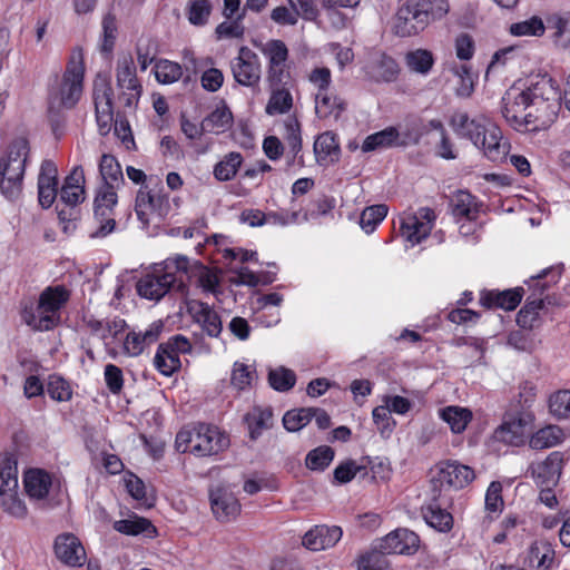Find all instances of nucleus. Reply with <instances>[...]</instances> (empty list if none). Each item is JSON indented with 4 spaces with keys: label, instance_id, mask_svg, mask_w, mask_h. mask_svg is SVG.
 I'll return each mask as SVG.
<instances>
[{
    "label": "nucleus",
    "instance_id": "nucleus-1",
    "mask_svg": "<svg viewBox=\"0 0 570 570\" xmlns=\"http://www.w3.org/2000/svg\"><path fill=\"white\" fill-rule=\"evenodd\" d=\"M453 131L469 139L491 161H502L509 154L510 144L503 138L501 129L487 116H469L465 111H455L450 119Z\"/></svg>",
    "mask_w": 570,
    "mask_h": 570
},
{
    "label": "nucleus",
    "instance_id": "nucleus-2",
    "mask_svg": "<svg viewBox=\"0 0 570 570\" xmlns=\"http://www.w3.org/2000/svg\"><path fill=\"white\" fill-rule=\"evenodd\" d=\"M85 58L81 48H75L68 59L62 75L56 76L48 86V106L59 112L72 109L83 91Z\"/></svg>",
    "mask_w": 570,
    "mask_h": 570
},
{
    "label": "nucleus",
    "instance_id": "nucleus-3",
    "mask_svg": "<svg viewBox=\"0 0 570 570\" xmlns=\"http://www.w3.org/2000/svg\"><path fill=\"white\" fill-rule=\"evenodd\" d=\"M560 90L557 81L549 75H539L532 81V97L525 131L549 128L557 119L561 108Z\"/></svg>",
    "mask_w": 570,
    "mask_h": 570
},
{
    "label": "nucleus",
    "instance_id": "nucleus-4",
    "mask_svg": "<svg viewBox=\"0 0 570 570\" xmlns=\"http://www.w3.org/2000/svg\"><path fill=\"white\" fill-rule=\"evenodd\" d=\"M28 156V141L20 138L0 157V195L9 202H16L22 195Z\"/></svg>",
    "mask_w": 570,
    "mask_h": 570
},
{
    "label": "nucleus",
    "instance_id": "nucleus-5",
    "mask_svg": "<svg viewBox=\"0 0 570 570\" xmlns=\"http://www.w3.org/2000/svg\"><path fill=\"white\" fill-rule=\"evenodd\" d=\"M227 445V436L218 428L207 424H198L191 430L184 429L176 436L178 451H189L199 456L218 453Z\"/></svg>",
    "mask_w": 570,
    "mask_h": 570
},
{
    "label": "nucleus",
    "instance_id": "nucleus-6",
    "mask_svg": "<svg viewBox=\"0 0 570 570\" xmlns=\"http://www.w3.org/2000/svg\"><path fill=\"white\" fill-rule=\"evenodd\" d=\"M66 287H47L39 297L37 307L31 312H24L26 323L37 331H49L60 322V309L69 299Z\"/></svg>",
    "mask_w": 570,
    "mask_h": 570
},
{
    "label": "nucleus",
    "instance_id": "nucleus-7",
    "mask_svg": "<svg viewBox=\"0 0 570 570\" xmlns=\"http://www.w3.org/2000/svg\"><path fill=\"white\" fill-rule=\"evenodd\" d=\"M532 97V82L528 87L513 85L502 97V115L509 125L518 131H525V120Z\"/></svg>",
    "mask_w": 570,
    "mask_h": 570
},
{
    "label": "nucleus",
    "instance_id": "nucleus-8",
    "mask_svg": "<svg viewBox=\"0 0 570 570\" xmlns=\"http://www.w3.org/2000/svg\"><path fill=\"white\" fill-rule=\"evenodd\" d=\"M230 70L235 81L244 87L255 88L262 79V62L258 55L247 46L238 49L237 56L230 61Z\"/></svg>",
    "mask_w": 570,
    "mask_h": 570
},
{
    "label": "nucleus",
    "instance_id": "nucleus-9",
    "mask_svg": "<svg viewBox=\"0 0 570 570\" xmlns=\"http://www.w3.org/2000/svg\"><path fill=\"white\" fill-rule=\"evenodd\" d=\"M435 219L434 210L429 207L406 213L401 217V235L406 243L415 246L430 235Z\"/></svg>",
    "mask_w": 570,
    "mask_h": 570
},
{
    "label": "nucleus",
    "instance_id": "nucleus-10",
    "mask_svg": "<svg viewBox=\"0 0 570 570\" xmlns=\"http://www.w3.org/2000/svg\"><path fill=\"white\" fill-rule=\"evenodd\" d=\"M420 139L417 130L409 127H387L381 131L372 134L365 138L362 145L364 153L375 150L377 148H386L393 146H405L416 144Z\"/></svg>",
    "mask_w": 570,
    "mask_h": 570
},
{
    "label": "nucleus",
    "instance_id": "nucleus-11",
    "mask_svg": "<svg viewBox=\"0 0 570 570\" xmlns=\"http://www.w3.org/2000/svg\"><path fill=\"white\" fill-rule=\"evenodd\" d=\"M566 464L564 453L550 452L544 459L530 463L528 472L538 487H556Z\"/></svg>",
    "mask_w": 570,
    "mask_h": 570
},
{
    "label": "nucleus",
    "instance_id": "nucleus-12",
    "mask_svg": "<svg viewBox=\"0 0 570 570\" xmlns=\"http://www.w3.org/2000/svg\"><path fill=\"white\" fill-rule=\"evenodd\" d=\"M475 478V473L469 465L458 461L441 462L435 466L433 482L440 488L460 490L469 485Z\"/></svg>",
    "mask_w": 570,
    "mask_h": 570
},
{
    "label": "nucleus",
    "instance_id": "nucleus-13",
    "mask_svg": "<svg viewBox=\"0 0 570 570\" xmlns=\"http://www.w3.org/2000/svg\"><path fill=\"white\" fill-rule=\"evenodd\" d=\"M426 16L415 0H405L399 8L393 30L400 37L416 35L426 28Z\"/></svg>",
    "mask_w": 570,
    "mask_h": 570
},
{
    "label": "nucleus",
    "instance_id": "nucleus-14",
    "mask_svg": "<svg viewBox=\"0 0 570 570\" xmlns=\"http://www.w3.org/2000/svg\"><path fill=\"white\" fill-rule=\"evenodd\" d=\"M117 86L122 91L126 106H132L140 97L141 86L136 76V67L130 55L122 56L116 67Z\"/></svg>",
    "mask_w": 570,
    "mask_h": 570
},
{
    "label": "nucleus",
    "instance_id": "nucleus-15",
    "mask_svg": "<svg viewBox=\"0 0 570 570\" xmlns=\"http://www.w3.org/2000/svg\"><path fill=\"white\" fill-rule=\"evenodd\" d=\"M262 55L267 59V79L274 85L282 81L285 65L288 58L286 45L278 39H271L265 43H255Z\"/></svg>",
    "mask_w": 570,
    "mask_h": 570
},
{
    "label": "nucleus",
    "instance_id": "nucleus-16",
    "mask_svg": "<svg viewBox=\"0 0 570 570\" xmlns=\"http://www.w3.org/2000/svg\"><path fill=\"white\" fill-rule=\"evenodd\" d=\"M135 209L139 220L149 224L151 220L161 219L167 215L169 200L164 195L140 189L136 197Z\"/></svg>",
    "mask_w": 570,
    "mask_h": 570
},
{
    "label": "nucleus",
    "instance_id": "nucleus-17",
    "mask_svg": "<svg viewBox=\"0 0 570 570\" xmlns=\"http://www.w3.org/2000/svg\"><path fill=\"white\" fill-rule=\"evenodd\" d=\"M420 547L419 535L409 529H396L380 540L377 546L387 554H413Z\"/></svg>",
    "mask_w": 570,
    "mask_h": 570
},
{
    "label": "nucleus",
    "instance_id": "nucleus-18",
    "mask_svg": "<svg viewBox=\"0 0 570 570\" xmlns=\"http://www.w3.org/2000/svg\"><path fill=\"white\" fill-rule=\"evenodd\" d=\"M209 499L215 518L222 522L235 519L240 512V503L228 487L213 488Z\"/></svg>",
    "mask_w": 570,
    "mask_h": 570
},
{
    "label": "nucleus",
    "instance_id": "nucleus-19",
    "mask_svg": "<svg viewBox=\"0 0 570 570\" xmlns=\"http://www.w3.org/2000/svg\"><path fill=\"white\" fill-rule=\"evenodd\" d=\"M175 282L174 273L156 271L138 281L137 292L146 299L159 301L169 292Z\"/></svg>",
    "mask_w": 570,
    "mask_h": 570
},
{
    "label": "nucleus",
    "instance_id": "nucleus-20",
    "mask_svg": "<svg viewBox=\"0 0 570 570\" xmlns=\"http://www.w3.org/2000/svg\"><path fill=\"white\" fill-rule=\"evenodd\" d=\"M164 330V323L160 320L154 321L146 328L130 331L124 341V352L129 356H138L144 350L156 343Z\"/></svg>",
    "mask_w": 570,
    "mask_h": 570
},
{
    "label": "nucleus",
    "instance_id": "nucleus-21",
    "mask_svg": "<svg viewBox=\"0 0 570 570\" xmlns=\"http://www.w3.org/2000/svg\"><path fill=\"white\" fill-rule=\"evenodd\" d=\"M94 102L96 118L101 132L110 129L112 121L111 88L105 78H97L94 83Z\"/></svg>",
    "mask_w": 570,
    "mask_h": 570
},
{
    "label": "nucleus",
    "instance_id": "nucleus-22",
    "mask_svg": "<svg viewBox=\"0 0 570 570\" xmlns=\"http://www.w3.org/2000/svg\"><path fill=\"white\" fill-rule=\"evenodd\" d=\"M55 553L61 562L70 567H81L87 560L83 546L72 533H63L56 538Z\"/></svg>",
    "mask_w": 570,
    "mask_h": 570
},
{
    "label": "nucleus",
    "instance_id": "nucleus-23",
    "mask_svg": "<svg viewBox=\"0 0 570 570\" xmlns=\"http://www.w3.org/2000/svg\"><path fill=\"white\" fill-rule=\"evenodd\" d=\"M23 488L31 501L43 502L47 500L52 485V475L39 468H32L23 473Z\"/></svg>",
    "mask_w": 570,
    "mask_h": 570
},
{
    "label": "nucleus",
    "instance_id": "nucleus-24",
    "mask_svg": "<svg viewBox=\"0 0 570 570\" xmlns=\"http://www.w3.org/2000/svg\"><path fill=\"white\" fill-rule=\"evenodd\" d=\"M188 312L208 336H219L223 323L220 316L210 305L200 301H191L188 303Z\"/></svg>",
    "mask_w": 570,
    "mask_h": 570
},
{
    "label": "nucleus",
    "instance_id": "nucleus-25",
    "mask_svg": "<svg viewBox=\"0 0 570 570\" xmlns=\"http://www.w3.org/2000/svg\"><path fill=\"white\" fill-rule=\"evenodd\" d=\"M58 169L51 160L41 164L38 177V198L43 208H49L58 195Z\"/></svg>",
    "mask_w": 570,
    "mask_h": 570
},
{
    "label": "nucleus",
    "instance_id": "nucleus-26",
    "mask_svg": "<svg viewBox=\"0 0 570 570\" xmlns=\"http://www.w3.org/2000/svg\"><path fill=\"white\" fill-rule=\"evenodd\" d=\"M365 72L370 79L376 82H390L396 79L399 66L393 58L382 52H375L370 56L365 65Z\"/></svg>",
    "mask_w": 570,
    "mask_h": 570
},
{
    "label": "nucleus",
    "instance_id": "nucleus-27",
    "mask_svg": "<svg viewBox=\"0 0 570 570\" xmlns=\"http://www.w3.org/2000/svg\"><path fill=\"white\" fill-rule=\"evenodd\" d=\"M338 527L316 525L305 533L303 544L311 551H321L334 547L342 538Z\"/></svg>",
    "mask_w": 570,
    "mask_h": 570
},
{
    "label": "nucleus",
    "instance_id": "nucleus-28",
    "mask_svg": "<svg viewBox=\"0 0 570 570\" xmlns=\"http://www.w3.org/2000/svg\"><path fill=\"white\" fill-rule=\"evenodd\" d=\"M85 181L82 167L79 165L73 167L70 174L65 178L60 189V199L69 206H76L82 203L86 198Z\"/></svg>",
    "mask_w": 570,
    "mask_h": 570
},
{
    "label": "nucleus",
    "instance_id": "nucleus-29",
    "mask_svg": "<svg viewBox=\"0 0 570 570\" xmlns=\"http://www.w3.org/2000/svg\"><path fill=\"white\" fill-rule=\"evenodd\" d=\"M523 288L517 287L507 291H489L482 294L480 302L487 307H500L505 311H513L521 302Z\"/></svg>",
    "mask_w": 570,
    "mask_h": 570
},
{
    "label": "nucleus",
    "instance_id": "nucleus-30",
    "mask_svg": "<svg viewBox=\"0 0 570 570\" xmlns=\"http://www.w3.org/2000/svg\"><path fill=\"white\" fill-rule=\"evenodd\" d=\"M439 416L449 426L452 433L461 434L473 419L470 409L459 405H448L439 410Z\"/></svg>",
    "mask_w": 570,
    "mask_h": 570
},
{
    "label": "nucleus",
    "instance_id": "nucleus-31",
    "mask_svg": "<svg viewBox=\"0 0 570 570\" xmlns=\"http://www.w3.org/2000/svg\"><path fill=\"white\" fill-rule=\"evenodd\" d=\"M114 529L126 535L144 534L147 538H154L156 535V528L153 523L148 519L136 514L129 515L127 519L115 521Z\"/></svg>",
    "mask_w": 570,
    "mask_h": 570
},
{
    "label": "nucleus",
    "instance_id": "nucleus-32",
    "mask_svg": "<svg viewBox=\"0 0 570 570\" xmlns=\"http://www.w3.org/2000/svg\"><path fill=\"white\" fill-rule=\"evenodd\" d=\"M554 558V549L547 541H535L529 549V567L533 570H550L553 566Z\"/></svg>",
    "mask_w": 570,
    "mask_h": 570
},
{
    "label": "nucleus",
    "instance_id": "nucleus-33",
    "mask_svg": "<svg viewBox=\"0 0 570 570\" xmlns=\"http://www.w3.org/2000/svg\"><path fill=\"white\" fill-rule=\"evenodd\" d=\"M314 151L318 164L328 165L336 161L340 155L336 136L330 131L321 134L314 142Z\"/></svg>",
    "mask_w": 570,
    "mask_h": 570
},
{
    "label": "nucleus",
    "instance_id": "nucleus-34",
    "mask_svg": "<svg viewBox=\"0 0 570 570\" xmlns=\"http://www.w3.org/2000/svg\"><path fill=\"white\" fill-rule=\"evenodd\" d=\"M564 439V431L560 426L551 424L533 433L529 440V445L533 450H544L561 444Z\"/></svg>",
    "mask_w": 570,
    "mask_h": 570
},
{
    "label": "nucleus",
    "instance_id": "nucleus-35",
    "mask_svg": "<svg viewBox=\"0 0 570 570\" xmlns=\"http://www.w3.org/2000/svg\"><path fill=\"white\" fill-rule=\"evenodd\" d=\"M154 366L164 376H171L181 366L180 357L165 343L159 344L154 356Z\"/></svg>",
    "mask_w": 570,
    "mask_h": 570
},
{
    "label": "nucleus",
    "instance_id": "nucleus-36",
    "mask_svg": "<svg viewBox=\"0 0 570 570\" xmlns=\"http://www.w3.org/2000/svg\"><path fill=\"white\" fill-rule=\"evenodd\" d=\"M245 420L250 439L256 440L265 430L273 426V412L269 407L256 406L246 414Z\"/></svg>",
    "mask_w": 570,
    "mask_h": 570
},
{
    "label": "nucleus",
    "instance_id": "nucleus-37",
    "mask_svg": "<svg viewBox=\"0 0 570 570\" xmlns=\"http://www.w3.org/2000/svg\"><path fill=\"white\" fill-rule=\"evenodd\" d=\"M243 160L240 153H228L214 166V178L220 183L232 180L238 173Z\"/></svg>",
    "mask_w": 570,
    "mask_h": 570
},
{
    "label": "nucleus",
    "instance_id": "nucleus-38",
    "mask_svg": "<svg viewBox=\"0 0 570 570\" xmlns=\"http://www.w3.org/2000/svg\"><path fill=\"white\" fill-rule=\"evenodd\" d=\"M344 109V104L340 98L328 91L316 92L315 111L320 118L326 119L333 117L337 119Z\"/></svg>",
    "mask_w": 570,
    "mask_h": 570
},
{
    "label": "nucleus",
    "instance_id": "nucleus-39",
    "mask_svg": "<svg viewBox=\"0 0 570 570\" xmlns=\"http://www.w3.org/2000/svg\"><path fill=\"white\" fill-rule=\"evenodd\" d=\"M479 213L474 197L466 191H458L452 199V214L455 218L476 219Z\"/></svg>",
    "mask_w": 570,
    "mask_h": 570
},
{
    "label": "nucleus",
    "instance_id": "nucleus-40",
    "mask_svg": "<svg viewBox=\"0 0 570 570\" xmlns=\"http://www.w3.org/2000/svg\"><path fill=\"white\" fill-rule=\"evenodd\" d=\"M232 122V112L226 106L222 105L203 120V129H205L206 132L220 134L228 130Z\"/></svg>",
    "mask_w": 570,
    "mask_h": 570
},
{
    "label": "nucleus",
    "instance_id": "nucleus-41",
    "mask_svg": "<svg viewBox=\"0 0 570 570\" xmlns=\"http://www.w3.org/2000/svg\"><path fill=\"white\" fill-rule=\"evenodd\" d=\"M116 187L117 186L104 185L99 188L94 202L96 217H107L112 215V210L118 202Z\"/></svg>",
    "mask_w": 570,
    "mask_h": 570
},
{
    "label": "nucleus",
    "instance_id": "nucleus-42",
    "mask_svg": "<svg viewBox=\"0 0 570 570\" xmlns=\"http://www.w3.org/2000/svg\"><path fill=\"white\" fill-rule=\"evenodd\" d=\"M0 505L4 512L16 519H24L28 514V508L17 490L0 488Z\"/></svg>",
    "mask_w": 570,
    "mask_h": 570
},
{
    "label": "nucleus",
    "instance_id": "nucleus-43",
    "mask_svg": "<svg viewBox=\"0 0 570 570\" xmlns=\"http://www.w3.org/2000/svg\"><path fill=\"white\" fill-rule=\"evenodd\" d=\"M423 517L426 523L439 532H448L453 527V518L451 513L441 509L436 504H429L423 510Z\"/></svg>",
    "mask_w": 570,
    "mask_h": 570
},
{
    "label": "nucleus",
    "instance_id": "nucleus-44",
    "mask_svg": "<svg viewBox=\"0 0 570 570\" xmlns=\"http://www.w3.org/2000/svg\"><path fill=\"white\" fill-rule=\"evenodd\" d=\"M0 479L3 489L17 490L18 488V465L17 459L12 453L4 452L0 454Z\"/></svg>",
    "mask_w": 570,
    "mask_h": 570
},
{
    "label": "nucleus",
    "instance_id": "nucleus-45",
    "mask_svg": "<svg viewBox=\"0 0 570 570\" xmlns=\"http://www.w3.org/2000/svg\"><path fill=\"white\" fill-rule=\"evenodd\" d=\"M544 302L540 297H529L524 306L519 311L517 323L522 328H532L539 321L540 311L543 308Z\"/></svg>",
    "mask_w": 570,
    "mask_h": 570
},
{
    "label": "nucleus",
    "instance_id": "nucleus-46",
    "mask_svg": "<svg viewBox=\"0 0 570 570\" xmlns=\"http://www.w3.org/2000/svg\"><path fill=\"white\" fill-rule=\"evenodd\" d=\"M99 171L105 183L104 185L119 186L124 181L121 167L111 155L105 154L101 156Z\"/></svg>",
    "mask_w": 570,
    "mask_h": 570
},
{
    "label": "nucleus",
    "instance_id": "nucleus-47",
    "mask_svg": "<svg viewBox=\"0 0 570 570\" xmlns=\"http://www.w3.org/2000/svg\"><path fill=\"white\" fill-rule=\"evenodd\" d=\"M334 450L327 445H321L311 450L305 458V465L312 471H324L334 460Z\"/></svg>",
    "mask_w": 570,
    "mask_h": 570
},
{
    "label": "nucleus",
    "instance_id": "nucleus-48",
    "mask_svg": "<svg viewBox=\"0 0 570 570\" xmlns=\"http://www.w3.org/2000/svg\"><path fill=\"white\" fill-rule=\"evenodd\" d=\"M100 50L110 53L114 50L118 37V24L116 16L108 12L102 17L101 21Z\"/></svg>",
    "mask_w": 570,
    "mask_h": 570
},
{
    "label": "nucleus",
    "instance_id": "nucleus-49",
    "mask_svg": "<svg viewBox=\"0 0 570 570\" xmlns=\"http://www.w3.org/2000/svg\"><path fill=\"white\" fill-rule=\"evenodd\" d=\"M293 106V97L285 88L272 90V95L266 105L265 111L269 116L281 115L289 111Z\"/></svg>",
    "mask_w": 570,
    "mask_h": 570
},
{
    "label": "nucleus",
    "instance_id": "nucleus-50",
    "mask_svg": "<svg viewBox=\"0 0 570 570\" xmlns=\"http://www.w3.org/2000/svg\"><path fill=\"white\" fill-rule=\"evenodd\" d=\"M544 23L538 16L514 22L509 27V32L514 37H541L544 33Z\"/></svg>",
    "mask_w": 570,
    "mask_h": 570
},
{
    "label": "nucleus",
    "instance_id": "nucleus-51",
    "mask_svg": "<svg viewBox=\"0 0 570 570\" xmlns=\"http://www.w3.org/2000/svg\"><path fill=\"white\" fill-rule=\"evenodd\" d=\"M283 138L294 157L302 149L301 125L296 117L288 116L283 121Z\"/></svg>",
    "mask_w": 570,
    "mask_h": 570
},
{
    "label": "nucleus",
    "instance_id": "nucleus-52",
    "mask_svg": "<svg viewBox=\"0 0 570 570\" xmlns=\"http://www.w3.org/2000/svg\"><path fill=\"white\" fill-rule=\"evenodd\" d=\"M255 379L256 371L253 365L239 361L234 363L230 374V383L235 389L243 391L249 387Z\"/></svg>",
    "mask_w": 570,
    "mask_h": 570
},
{
    "label": "nucleus",
    "instance_id": "nucleus-53",
    "mask_svg": "<svg viewBox=\"0 0 570 570\" xmlns=\"http://www.w3.org/2000/svg\"><path fill=\"white\" fill-rule=\"evenodd\" d=\"M154 73L158 82L169 85L180 79L183 70L179 63L161 59L155 63Z\"/></svg>",
    "mask_w": 570,
    "mask_h": 570
},
{
    "label": "nucleus",
    "instance_id": "nucleus-54",
    "mask_svg": "<svg viewBox=\"0 0 570 570\" xmlns=\"http://www.w3.org/2000/svg\"><path fill=\"white\" fill-rule=\"evenodd\" d=\"M212 10L209 0H191L187 6L188 21L194 26H204L208 22Z\"/></svg>",
    "mask_w": 570,
    "mask_h": 570
},
{
    "label": "nucleus",
    "instance_id": "nucleus-55",
    "mask_svg": "<svg viewBox=\"0 0 570 570\" xmlns=\"http://www.w3.org/2000/svg\"><path fill=\"white\" fill-rule=\"evenodd\" d=\"M312 419V407L292 410L284 414L283 425L288 432H296L306 426Z\"/></svg>",
    "mask_w": 570,
    "mask_h": 570
},
{
    "label": "nucleus",
    "instance_id": "nucleus-56",
    "mask_svg": "<svg viewBox=\"0 0 570 570\" xmlns=\"http://www.w3.org/2000/svg\"><path fill=\"white\" fill-rule=\"evenodd\" d=\"M386 215L387 207L385 205L366 207L361 215L360 225L365 233H372Z\"/></svg>",
    "mask_w": 570,
    "mask_h": 570
},
{
    "label": "nucleus",
    "instance_id": "nucleus-57",
    "mask_svg": "<svg viewBox=\"0 0 570 570\" xmlns=\"http://www.w3.org/2000/svg\"><path fill=\"white\" fill-rule=\"evenodd\" d=\"M426 16V26L431 21L442 19L450 11V4L446 0H415Z\"/></svg>",
    "mask_w": 570,
    "mask_h": 570
},
{
    "label": "nucleus",
    "instance_id": "nucleus-58",
    "mask_svg": "<svg viewBox=\"0 0 570 570\" xmlns=\"http://www.w3.org/2000/svg\"><path fill=\"white\" fill-rule=\"evenodd\" d=\"M549 411L557 419L570 417V391L561 390L549 397Z\"/></svg>",
    "mask_w": 570,
    "mask_h": 570
},
{
    "label": "nucleus",
    "instance_id": "nucleus-59",
    "mask_svg": "<svg viewBox=\"0 0 570 570\" xmlns=\"http://www.w3.org/2000/svg\"><path fill=\"white\" fill-rule=\"evenodd\" d=\"M405 60L407 67L419 73H428L433 66L432 53L423 49L409 52Z\"/></svg>",
    "mask_w": 570,
    "mask_h": 570
},
{
    "label": "nucleus",
    "instance_id": "nucleus-60",
    "mask_svg": "<svg viewBox=\"0 0 570 570\" xmlns=\"http://www.w3.org/2000/svg\"><path fill=\"white\" fill-rule=\"evenodd\" d=\"M381 549L363 554L357 563L358 570H391V564Z\"/></svg>",
    "mask_w": 570,
    "mask_h": 570
},
{
    "label": "nucleus",
    "instance_id": "nucleus-61",
    "mask_svg": "<svg viewBox=\"0 0 570 570\" xmlns=\"http://www.w3.org/2000/svg\"><path fill=\"white\" fill-rule=\"evenodd\" d=\"M268 381L271 386L276 391H288L295 384V373L285 367H277L269 371Z\"/></svg>",
    "mask_w": 570,
    "mask_h": 570
},
{
    "label": "nucleus",
    "instance_id": "nucleus-62",
    "mask_svg": "<svg viewBox=\"0 0 570 570\" xmlns=\"http://www.w3.org/2000/svg\"><path fill=\"white\" fill-rule=\"evenodd\" d=\"M524 425L523 419L512 420L504 422L495 431V438L505 443H517L522 438V428Z\"/></svg>",
    "mask_w": 570,
    "mask_h": 570
},
{
    "label": "nucleus",
    "instance_id": "nucleus-63",
    "mask_svg": "<svg viewBox=\"0 0 570 570\" xmlns=\"http://www.w3.org/2000/svg\"><path fill=\"white\" fill-rule=\"evenodd\" d=\"M551 29L553 41L562 48H570V14L553 18Z\"/></svg>",
    "mask_w": 570,
    "mask_h": 570
},
{
    "label": "nucleus",
    "instance_id": "nucleus-64",
    "mask_svg": "<svg viewBox=\"0 0 570 570\" xmlns=\"http://www.w3.org/2000/svg\"><path fill=\"white\" fill-rule=\"evenodd\" d=\"M196 277L198 286L206 293L215 294L219 286L217 273L203 265L196 266Z\"/></svg>",
    "mask_w": 570,
    "mask_h": 570
}]
</instances>
